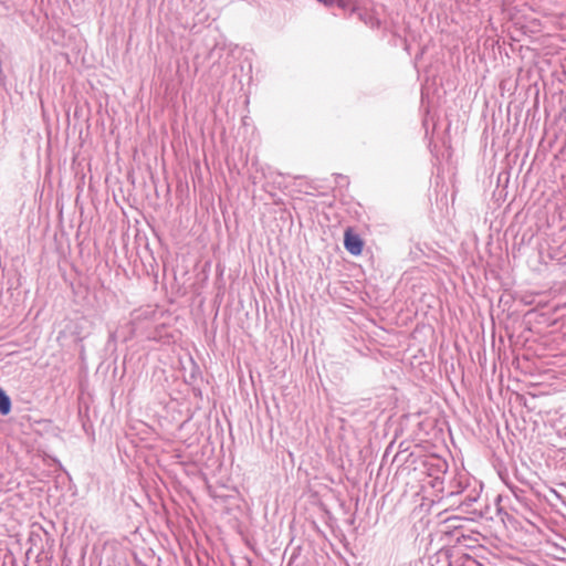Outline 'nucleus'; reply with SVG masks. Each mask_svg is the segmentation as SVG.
<instances>
[{
	"label": "nucleus",
	"mask_w": 566,
	"mask_h": 566,
	"mask_svg": "<svg viewBox=\"0 0 566 566\" xmlns=\"http://www.w3.org/2000/svg\"><path fill=\"white\" fill-rule=\"evenodd\" d=\"M344 247L350 254L359 255L363 251L364 242L358 234L348 228L344 234Z\"/></svg>",
	"instance_id": "f257e3e1"
},
{
	"label": "nucleus",
	"mask_w": 566,
	"mask_h": 566,
	"mask_svg": "<svg viewBox=\"0 0 566 566\" xmlns=\"http://www.w3.org/2000/svg\"><path fill=\"white\" fill-rule=\"evenodd\" d=\"M319 2H323L325 6H332L336 3V0H318Z\"/></svg>",
	"instance_id": "20e7f679"
},
{
	"label": "nucleus",
	"mask_w": 566,
	"mask_h": 566,
	"mask_svg": "<svg viewBox=\"0 0 566 566\" xmlns=\"http://www.w3.org/2000/svg\"><path fill=\"white\" fill-rule=\"evenodd\" d=\"M11 411V400L6 391L0 388V413L7 416Z\"/></svg>",
	"instance_id": "f03ea898"
},
{
	"label": "nucleus",
	"mask_w": 566,
	"mask_h": 566,
	"mask_svg": "<svg viewBox=\"0 0 566 566\" xmlns=\"http://www.w3.org/2000/svg\"><path fill=\"white\" fill-rule=\"evenodd\" d=\"M337 6L343 10L355 11L358 7V0H336Z\"/></svg>",
	"instance_id": "7ed1b4c3"
}]
</instances>
